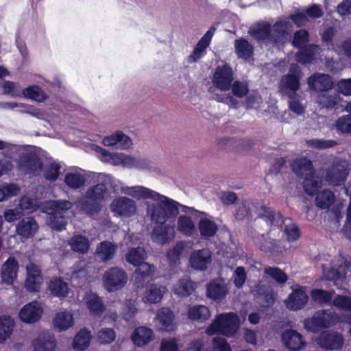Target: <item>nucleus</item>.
<instances>
[{
	"label": "nucleus",
	"mask_w": 351,
	"mask_h": 351,
	"mask_svg": "<svg viewBox=\"0 0 351 351\" xmlns=\"http://www.w3.org/2000/svg\"><path fill=\"white\" fill-rule=\"evenodd\" d=\"M339 97L336 94L329 95L324 92L317 97V103L322 108L333 109L338 104Z\"/></svg>",
	"instance_id": "47"
},
{
	"label": "nucleus",
	"mask_w": 351,
	"mask_h": 351,
	"mask_svg": "<svg viewBox=\"0 0 351 351\" xmlns=\"http://www.w3.org/2000/svg\"><path fill=\"white\" fill-rule=\"evenodd\" d=\"M250 35L258 42L272 41L271 25L267 22L258 23L250 30Z\"/></svg>",
	"instance_id": "30"
},
{
	"label": "nucleus",
	"mask_w": 351,
	"mask_h": 351,
	"mask_svg": "<svg viewBox=\"0 0 351 351\" xmlns=\"http://www.w3.org/2000/svg\"><path fill=\"white\" fill-rule=\"evenodd\" d=\"M234 48L235 53L240 58L247 60L253 56L254 47L245 38L235 40Z\"/></svg>",
	"instance_id": "37"
},
{
	"label": "nucleus",
	"mask_w": 351,
	"mask_h": 351,
	"mask_svg": "<svg viewBox=\"0 0 351 351\" xmlns=\"http://www.w3.org/2000/svg\"><path fill=\"white\" fill-rule=\"evenodd\" d=\"M260 218L263 219L270 227H276L282 228L284 223V218L280 213L276 211L271 208L267 207L266 206H261L260 213L258 214Z\"/></svg>",
	"instance_id": "27"
},
{
	"label": "nucleus",
	"mask_w": 351,
	"mask_h": 351,
	"mask_svg": "<svg viewBox=\"0 0 351 351\" xmlns=\"http://www.w3.org/2000/svg\"><path fill=\"white\" fill-rule=\"evenodd\" d=\"M117 246L110 241L99 243L96 249L97 256L102 262H108L112 260L116 253Z\"/></svg>",
	"instance_id": "35"
},
{
	"label": "nucleus",
	"mask_w": 351,
	"mask_h": 351,
	"mask_svg": "<svg viewBox=\"0 0 351 351\" xmlns=\"http://www.w3.org/2000/svg\"><path fill=\"white\" fill-rule=\"evenodd\" d=\"M308 301V296L304 288L297 285L295 288L293 289L285 303L286 307L290 311H298L304 308Z\"/></svg>",
	"instance_id": "14"
},
{
	"label": "nucleus",
	"mask_w": 351,
	"mask_h": 351,
	"mask_svg": "<svg viewBox=\"0 0 351 351\" xmlns=\"http://www.w3.org/2000/svg\"><path fill=\"white\" fill-rule=\"evenodd\" d=\"M335 126L340 134H351V114L339 117L335 121Z\"/></svg>",
	"instance_id": "54"
},
{
	"label": "nucleus",
	"mask_w": 351,
	"mask_h": 351,
	"mask_svg": "<svg viewBox=\"0 0 351 351\" xmlns=\"http://www.w3.org/2000/svg\"><path fill=\"white\" fill-rule=\"evenodd\" d=\"M19 265L14 256H10L1 267V276L3 282L12 285L17 278Z\"/></svg>",
	"instance_id": "20"
},
{
	"label": "nucleus",
	"mask_w": 351,
	"mask_h": 351,
	"mask_svg": "<svg viewBox=\"0 0 351 351\" xmlns=\"http://www.w3.org/2000/svg\"><path fill=\"white\" fill-rule=\"evenodd\" d=\"M103 285L108 292L122 289L128 282L126 271L121 267L114 266L108 268L103 274Z\"/></svg>",
	"instance_id": "6"
},
{
	"label": "nucleus",
	"mask_w": 351,
	"mask_h": 351,
	"mask_svg": "<svg viewBox=\"0 0 351 351\" xmlns=\"http://www.w3.org/2000/svg\"><path fill=\"white\" fill-rule=\"evenodd\" d=\"M188 318L194 322L202 323L210 316L209 308L204 305H194L188 308Z\"/></svg>",
	"instance_id": "34"
},
{
	"label": "nucleus",
	"mask_w": 351,
	"mask_h": 351,
	"mask_svg": "<svg viewBox=\"0 0 351 351\" xmlns=\"http://www.w3.org/2000/svg\"><path fill=\"white\" fill-rule=\"evenodd\" d=\"M14 328V321L10 316H0V343L10 338Z\"/></svg>",
	"instance_id": "39"
},
{
	"label": "nucleus",
	"mask_w": 351,
	"mask_h": 351,
	"mask_svg": "<svg viewBox=\"0 0 351 351\" xmlns=\"http://www.w3.org/2000/svg\"><path fill=\"white\" fill-rule=\"evenodd\" d=\"M306 145L308 147L322 150L329 148H332L338 145L337 141L335 140H325L320 138H313L306 141Z\"/></svg>",
	"instance_id": "51"
},
{
	"label": "nucleus",
	"mask_w": 351,
	"mask_h": 351,
	"mask_svg": "<svg viewBox=\"0 0 351 351\" xmlns=\"http://www.w3.org/2000/svg\"><path fill=\"white\" fill-rule=\"evenodd\" d=\"M349 174L346 160L335 158L331 165L324 171V180L331 186H341L344 184Z\"/></svg>",
	"instance_id": "5"
},
{
	"label": "nucleus",
	"mask_w": 351,
	"mask_h": 351,
	"mask_svg": "<svg viewBox=\"0 0 351 351\" xmlns=\"http://www.w3.org/2000/svg\"><path fill=\"white\" fill-rule=\"evenodd\" d=\"M49 289L52 295L57 297L66 295V282L60 278H53L49 282Z\"/></svg>",
	"instance_id": "53"
},
{
	"label": "nucleus",
	"mask_w": 351,
	"mask_h": 351,
	"mask_svg": "<svg viewBox=\"0 0 351 351\" xmlns=\"http://www.w3.org/2000/svg\"><path fill=\"white\" fill-rule=\"evenodd\" d=\"M283 224H285L283 232L286 236V239L287 241L294 242L300 237V230L298 226L292 221L291 219H284Z\"/></svg>",
	"instance_id": "42"
},
{
	"label": "nucleus",
	"mask_w": 351,
	"mask_h": 351,
	"mask_svg": "<svg viewBox=\"0 0 351 351\" xmlns=\"http://www.w3.org/2000/svg\"><path fill=\"white\" fill-rule=\"evenodd\" d=\"M177 230L187 237H193L197 233L196 226L191 217L181 215L178 218Z\"/></svg>",
	"instance_id": "31"
},
{
	"label": "nucleus",
	"mask_w": 351,
	"mask_h": 351,
	"mask_svg": "<svg viewBox=\"0 0 351 351\" xmlns=\"http://www.w3.org/2000/svg\"><path fill=\"white\" fill-rule=\"evenodd\" d=\"M145 250L141 247L131 248L125 255V260L128 263L134 266H138L144 263Z\"/></svg>",
	"instance_id": "45"
},
{
	"label": "nucleus",
	"mask_w": 351,
	"mask_h": 351,
	"mask_svg": "<svg viewBox=\"0 0 351 351\" xmlns=\"http://www.w3.org/2000/svg\"><path fill=\"white\" fill-rule=\"evenodd\" d=\"M43 314V309L37 302H32L24 305L19 311L20 319L27 324H34L38 322Z\"/></svg>",
	"instance_id": "19"
},
{
	"label": "nucleus",
	"mask_w": 351,
	"mask_h": 351,
	"mask_svg": "<svg viewBox=\"0 0 351 351\" xmlns=\"http://www.w3.org/2000/svg\"><path fill=\"white\" fill-rule=\"evenodd\" d=\"M43 282V278L39 267L34 263L27 266V278L25 281L26 289L29 292H38Z\"/></svg>",
	"instance_id": "17"
},
{
	"label": "nucleus",
	"mask_w": 351,
	"mask_h": 351,
	"mask_svg": "<svg viewBox=\"0 0 351 351\" xmlns=\"http://www.w3.org/2000/svg\"><path fill=\"white\" fill-rule=\"evenodd\" d=\"M233 80L234 73L229 64L224 63L215 68L212 82L216 88L222 91L229 90Z\"/></svg>",
	"instance_id": "7"
},
{
	"label": "nucleus",
	"mask_w": 351,
	"mask_h": 351,
	"mask_svg": "<svg viewBox=\"0 0 351 351\" xmlns=\"http://www.w3.org/2000/svg\"><path fill=\"white\" fill-rule=\"evenodd\" d=\"M228 290L223 285L210 282L206 287V295L215 301H221L227 294Z\"/></svg>",
	"instance_id": "38"
},
{
	"label": "nucleus",
	"mask_w": 351,
	"mask_h": 351,
	"mask_svg": "<svg viewBox=\"0 0 351 351\" xmlns=\"http://www.w3.org/2000/svg\"><path fill=\"white\" fill-rule=\"evenodd\" d=\"M17 169L25 174L35 175L43 169L40 158L33 153H23L17 160Z\"/></svg>",
	"instance_id": "8"
},
{
	"label": "nucleus",
	"mask_w": 351,
	"mask_h": 351,
	"mask_svg": "<svg viewBox=\"0 0 351 351\" xmlns=\"http://www.w3.org/2000/svg\"><path fill=\"white\" fill-rule=\"evenodd\" d=\"M1 88L3 93L5 95L13 97H21V91L20 90V85L19 84L12 81H4Z\"/></svg>",
	"instance_id": "58"
},
{
	"label": "nucleus",
	"mask_w": 351,
	"mask_h": 351,
	"mask_svg": "<svg viewBox=\"0 0 351 351\" xmlns=\"http://www.w3.org/2000/svg\"><path fill=\"white\" fill-rule=\"evenodd\" d=\"M332 304L340 310L351 311V298L349 296L337 295L332 300Z\"/></svg>",
	"instance_id": "59"
},
{
	"label": "nucleus",
	"mask_w": 351,
	"mask_h": 351,
	"mask_svg": "<svg viewBox=\"0 0 351 351\" xmlns=\"http://www.w3.org/2000/svg\"><path fill=\"white\" fill-rule=\"evenodd\" d=\"M34 351H53L56 346L54 337L51 335H41L33 341Z\"/></svg>",
	"instance_id": "33"
},
{
	"label": "nucleus",
	"mask_w": 351,
	"mask_h": 351,
	"mask_svg": "<svg viewBox=\"0 0 351 351\" xmlns=\"http://www.w3.org/2000/svg\"><path fill=\"white\" fill-rule=\"evenodd\" d=\"M112 213L120 217H131L136 212L135 201L126 197H118L110 204Z\"/></svg>",
	"instance_id": "10"
},
{
	"label": "nucleus",
	"mask_w": 351,
	"mask_h": 351,
	"mask_svg": "<svg viewBox=\"0 0 351 351\" xmlns=\"http://www.w3.org/2000/svg\"><path fill=\"white\" fill-rule=\"evenodd\" d=\"M264 274L270 276L280 285L286 283L288 280L287 275L279 267H267L264 269Z\"/></svg>",
	"instance_id": "52"
},
{
	"label": "nucleus",
	"mask_w": 351,
	"mask_h": 351,
	"mask_svg": "<svg viewBox=\"0 0 351 351\" xmlns=\"http://www.w3.org/2000/svg\"><path fill=\"white\" fill-rule=\"evenodd\" d=\"M334 291H326L324 289H313L311 291L312 299L319 304H328L332 301Z\"/></svg>",
	"instance_id": "50"
},
{
	"label": "nucleus",
	"mask_w": 351,
	"mask_h": 351,
	"mask_svg": "<svg viewBox=\"0 0 351 351\" xmlns=\"http://www.w3.org/2000/svg\"><path fill=\"white\" fill-rule=\"evenodd\" d=\"M328 317L327 313L324 310L316 311L311 317L306 318L304 320V328L308 332H318L320 330L330 326V322Z\"/></svg>",
	"instance_id": "11"
},
{
	"label": "nucleus",
	"mask_w": 351,
	"mask_h": 351,
	"mask_svg": "<svg viewBox=\"0 0 351 351\" xmlns=\"http://www.w3.org/2000/svg\"><path fill=\"white\" fill-rule=\"evenodd\" d=\"M326 278L334 282H343L351 276V265L345 263L337 267H332L328 271L324 270Z\"/></svg>",
	"instance_id": "26"
},
{
	"label": "nucleus",
	"mask_w": 351,
	"mask_h": 351,
	"mask_svg": "<svg viewBox=\"0 0 351 351\" xmlns=\"http://www.w3.org/2000/svg\"><path fill=\"white\" fill-rule=\"evenodd\" d=\"M291 29L292 25L289 21H276L273 25L272 41L275 43L282 42Z\"/></svg>",
	"instance_id": "32"
},
{
	"label": "nucleus",
	"mask_w": 351,
	"mask_h": 351,
	"mask_svg": "<svg viewBox=\"0 0 351 351\" xmlns=\"http://www.w3.org/2000/svg\"><path fill=\"white\" fill-rule=\"evenodd\" d=\"M197 226L200 236L204 239L215 236L218 231V226L216 223L206 217L199 219Z\"/></svg>",
	"instance_id": "36"
},
{
	"label": "nucleus",
	"mask_w": 351,
	"mask_h": 351,
	"mask_svg": "<svg viewBox=\"0 0 351 351\" xmlns=\"http://www.w3.org/2000/svg\"><path fill=\"white\" fill-rule=\"evenodd\" d=\"M301 70L298 65H291L289 73L281 80L282 89L287 95H296L300 86Z\"/></svg>",
	"instance_id": "9"
},
{
	"label": "nucleus",
	"mask_w": 351,
	"mask_h": 351,
	"mask_svg": "<svg viewBox=\"0 0 351 351\" xmlns=\"http://www.w3.org/2000/svg\"><path fill=\"white\" fill-rule=\"evenodd\" d=\"M92 338V332L88 328H81L73 338V348L75 351L86 350L90 346Z\"/></svg>",
	"instance_id": "28"
},
{
	"label": "nucleus",
	"mask_w": 351,
	"mask_h": 351,
	"mask_svg": "<svg viewBox=\"0 0 351 351\" xmlns=\"http://www.w3.org/2000/svg\"><path fill=\"white\" fill-rule=\"evenodd\" d=\"M106 186L104 183H98L89 187L84 195L77 202L78 207L86 215L92 216L101 208V202L106 193Z\"/></svg>",
	"instance_id": "2"
},
{
	"label": "nucleus",
	"mask_w": 351,
	"mask_h": 351,
	"mask_svg": "<svg viewBox=\"0 0 351 351\" xmlns=\"http://www.w3.org/2000/svg\"><path fill=\"white\" fill-rule=\"evenodd\" d=\"M194 283L191 280H181L179 282L178 293L182 296H189L195 291Z\"/></svg>",
	"instance_id": "64"
},
{
	"label": "nucleus",
	"mask_w": 351,
	"mask_h": 351,
	"mask_svg": "<svg viewBox=\"0 0 351 351\" xmlns=\"http://www.w3.org/2000/svg\"><path fill=\"white\" fill-rule=\"evenodd\" d=\"M316 195L315 204L321 209L328 208L335 200V195L330 189H324Z\"/></svg>",
	"instance_id": "41"
},
{
	"label": "nucleus",
	"mask_w": 351,
	"mask_h": 351,
	"mask_svg": "<svg viewBox=\"0 0 351 351\" xmlns=\"http://www.w3.org/2000/svg\"><path fill=\"white\" fill-rule=\"evenodd\" d=\"M102 143L104 146H117V148L124 149L132 144L130 138L122 131H118L114 134L106 136Z\"/></svg>",
	"instance_id": "29"
},
{
	"label": "nucleus",
	"mask_w": 351,
	"mask_h": 351,
	"mask_svg": "<svg viewBox=\"0 0 351 351\" xmlns=\"http://www.w3.org/2000/svg\"><path fill=\"white\" fill-rule=\"evenodd\" d=\"M239 327V317L232 312L218 315L213 322L206 328L208 335H221L225 337L233 336Z\"/></svg>",
	"instance_id": "3"
},
{
	"label": "nucleus",
	"mask_w": 351,
	"mask_h": 351,
	"mask_svg": "<svg viewBox=\"0 0 351 351\" xmlns=\"http://www.w3.org/2000/svg\"><path fill=\"white\" fill-rule=\"evenodd\" d=\"M293 173L301 178L315 173L313 162L306 157H302L293 160L291 164Z\"/></svg>",
	"instance_id": "25"
},
{
	"label": "nucleus",
	"mask_w": 351,
	"mask_h": 351,
	"mask_svg": "<svg viewBox=\"0 0 351 351\" xmlns=\"http://www.w3.org/2000/svg\"><path fill=\"white\" fill-rule=\"evenodd\" d=\"M85 178L77 173H67V186L73 189H80L84 185Z\"/></svg>",
	"instance_id": "61"
},
{
	"label": "nucleus",
	"mask_w": 351,
	"mask_h": 351,
	"mask_svg": "<svg viewBox=\"0 0 351 351\" xmlns=\"http://www.w3.org/2000/svg\"><path fill=\"white\" fill-rule=\"evenodd\" d=\"M69 244L71 245V249L73 251L82 254L88 252L90 247L88 240L82 235L73 237L71 239V242H69Z\"/></svg>",
	"instance_id": "48"
},
{
	"label": "nucleus",
	"mask_w": 351,
	"mask_h": 351,
	"mask_svg": "<svg viewBox=\"0 0 351 351\" xmlns=\"http://www.w3.org/2000/svg\"><path fill=\"white\" fill-rule=\"evenodd\" d=\"M154 271V267L147 263L137 266L133 274L134 285L136 288L144 287L152 280Z\"/></svg>",
	"instance_id": "18"
},
{
	"label": "nucleus",
	"mask_w": 351,
	"mask_h": 351,
	"mask_svg": "<svg viewBox=\"0 0 351 351\" xmlns=\"http://www.w3.org/2000/svg\"><path fill=\"white\" fill-rule=\"evenodd\" d=\"M174 317L173 312L167 307L161 308L157 313V318L159 322L165 327L172 325Z\"/></svg>",
	"instance_id": "55"
},
{
	"label": "nucleus",
	"mask_w": 351,
	"mask_h": 351,
	"mask_svg": "<svg viewBox=\"0 0 351 351\" xmlns=\"http://www.w3.org/2000/svg\"><path fill=\"white\" fill-rule=\"evenodd\" d=\"M295 53L296 61L303 65L313 63L319 53V47L315 44H309L299 49Z\"/></svg>",
	"instance_id": "24"
},
{
	"label": "nucleus",
	"mask_w": 351,
	"mask_h": 351,
	"mask_svg": "<svg viewBox=\"0 0 351 351\" xmlns=\"http://www.w3.org/2000/svg\"><path fill=\"white\" fill-rule=\"evenodd\" d=\"M97 341L101 345L110 344L116 339V332L112 328H103L96 335Z\"/></svg>",
	"instance_id": "49"
},
{
	"label": "nucleus",
	"mask_w": 351,
	"mask_h": 351,
	"mask_svg": "<svg viewBox=\"0 0 351 351\" xmlns=\"http://www.w3.org/2000/svg\"><path fill=\"white\" fill-rule=\"evenodd\" d=\"M21 97L32 99L38 102H43L47 98V95L42 88L37 85L29 86L21 90Z\"/></svg>",
	"instance_id": "40"
},
{
	"label": "nucleus",
	"mask_w": 351,
	"mask_h": 351,
	"mask_svg": "<svg viewBox=\"0 0 351 351\" xmlns=\"http://www.w3.org/2000/svg\"><path fill=\"white\" fill-rule=\"evenodd\" d=\"M19 205L21 211L22 210L27 213H32L36 211L38 208L35 201L27 196H23L21 198Z\"/></svg>",
	"instance_id": "62"
},
{
	"label": "nucleus",
	"mask_w": 351,
	"mask_h": 351,
	"mask_svg": "<svg viewBox=\"0 0 351 351\" xmlns=\"http://www.w3.org/2000/svg\"><path fill=\"white\" fill-rule=\"evenodd\" d=\"M281 340L290 351H299L306 346L303 336L293 329L285 330L282 332Z\"/></svg>",
	"instance_id": "16"
},
{
	"label": "nucleus",
	"mask_w": 351,
	"mask_h": 351,
	"mask_svg": "<svg viewBox=\"0 0 351 351\" xmlns=\"http://www.w3.org/2000/svg\"><path fill=\"white\" fill-rule=\"evenodd\" d=\"M190 265L192 268L205 271L212 262V254L208 248L194 250L190 255Z\"/></svg>",
	"instance_id": "15"
},
{
	"label": "nucleus",
	"mask_w": 351,
	"mask_h": 351,
	"mask_svg": "<svg viewBox=\"0 0 351 351\" xmlns=\"http://www.w3.org/2000/svg\"><path fill=\"white\" fill-rule=\"evenodd\" d=\"M230 89L232 95L238 98H243L249 93L248 84L239 80H233Z\"/></svg>",
	"instance_id": "57"
},
{
	"label": "nucleus",
	"mask_w": 351,
	"mask_h": 351,
	"mask_svg": "<svg viewBox=\"0 0 351 351\" xmlns=\"http://www.w3.org/2000/svg\"><path fill=\"white\" fill-rule=\"evenodd\" d=\"M309 89L317 93H324L335 87L331 77L328 74L314 73L307 80Z\"/></svg>",
	"instance_id": "12"
},
{
	"label": "nucleus",
	"mask_w": 351,
	"mask_h": 351,
	"mask_svg": "<svg viewBox=\"0 0 351 351\" xmlns=\"http://www.w3.org/2000/svg\"><path fill=\"white\" fill-rule=\"evenodd\" d=\"M317 343L320 348L325 350H339L343 345V337L338 332L324 331L317 337Z\"/></svg>",
	"instance_id": "13"
},
{
	"label": "nucleus",
	"mask_w": 351,
	"mask_h": 351,
	"mask_svg": "<svg viewBox=\"0 0 351 351\" xmlns=\"http://www.w3.org/2000/svg\"><path fill=\"white\" fill-rule=\"evenodd\" d=\"M60 165L52 162L46 166L44 169V178L49 181H56L60 175Z\"/></svg>",
	"instance_id": "60"
},
{
	"label": "nucleus",
	"mask_w": 351,
	"mask_h": 351,
	"mask_svg": "<svg viewBox=\"0 0 351 351\" xmlns=\"http://www.w3.org/2000/svg\"><path fill=\"white\" fill-rule=\"evenodd\" d=\"M165 290V287L162 285H151L146 291L145 298L149 303L156 304L161 300Z\"/></svg>",
	"instance_id": "46"
},
{
	"label": "nucleus",
	"mask_w": 351,
	"mask_h": 351,
	"mask_svg": "<svg viewBox=\"0 0 351 351\" xmlns=\"http://www.w3.org/2000/svg\"><path fill=\"white\" fill-rule=\"evenodd\" d=\"M160 224V226L154 227L152 232V239L153 241L165 244L171 242L175 237L174 227L171 225Z\"/></svg>",
	"instance_id": "22"
},
{
	"label": "nucleus",
	"mask_w": 351,
	"mask_h": 351,
	"mask_svg": "<svg viewBox=\"0 0 351 351\" xmlns=\"http://www.w3.org/2000/svg\"><path fill=\"white\" fill-rule=\"evenodd\" d=\"M309 40V34L305 29H302L296 31L293 34L292 45L295 48L300 49L307 45Z\"/></svg>",
	"instance_id": "56"
},
{
	"label": "nucleus",
	"mask_w": 351,
	"mask_h": 351,
	"mask_svg": "<svg viewBox=\"0 0 351 351\" xmlns=\"http://www.w3.org/2000/svg\"><path fill=\"white\" fill-rule=\"evenodd\" d=\"M304 180L303 187L307 195L313 196L318 193V190L322 187V181L315 178V173L306 176Z\"/></svg>",
	"instance_id": "44"
},
{
	"label": "nucleus",
	"mask_w": 351,
	"mask_h": 351,
	"mask_svg": "<svg viewBox=\"0 0 351 351\" xmlns=\"http://www.w3.org/2000/svg\"><path fill=\"white\" fill-rule=\"evenodd\" d=\"M125 193L138 199L158 201L149 206L147 208L152 221L156 223L163 224L168 219L174 220L179 214V206H182V211L186 213L193 214L197 211L192 207L182 206L178 202L145 186L129 187Z\"/></svg>",
	"instance_id": "1"
},
{
	"label": "nucleus",
	"mask_w": 351,
	"mask_h": 351,
	"mask_svg": "<svg viewBox=\"0 0 351 351\" xmlns=\"http://www.w3.org/2000/svg\"><path fill=\"white\" fill-rule=\"evenodd\" d=\"M155 337L152 329L147 326H138L131 334L130 339L137 347H143L149 343Z\"/></svg>",
	"instance_id": "23"
},
{
	"label": "nucleus",
	"mask_w": 351,
	"mask_h": 351,
	"mask_svg": "<svg viewBox=\"0 0 351 351\" xmlns=\"http://www.w3.org/2000/svg\"><path fill=\"white\" fill-rule=\"evenodd\" d=\"M86 302L88 308L94 315H100L105 311L101 299L95 293L88 295Z\"/></svg>",
	"instance_id": "43"
},
{
	"label": "nucleus",
	"mask_w": 351,
	"mask_h": 351,
	"mask_svg": "<svg viewBox=\"0 0 351 351\" xmlns=\"http://www.w3.org/2000/svg\"><path fill=\"white\" fill-rule=\"evenodd\" d=\"M39 208L42 213L48 215L47 221L53 230L66 229V200L45 201L41 203Z\"/></svg>",
	"instance_id": "4"
},
{
	"label": "nucleus",
	"mask_w": 351,
	"mask_h": 351,
	"mask_svg": "<svg viewBox=\"0 0 351 351\" xmlns=\"http://www.w3.org/2000/svg\"><path fill=\"white\" fill-rule=\"evenodd\" d=\"M289 108L297 114H302L305 112V108L299 100V96L296 95H289Z\"/></svg>",
	"instance_id": "63"
},
{
	"label": "nucleus",
	"mask_w": 351,
	"mask_h": 351,
	"mask_svg": "<svg viewBox=\"0 0 351 351\" xmlns=\"http://www.w3.org/2000/svg\"><path fill=\"white\" fill-rule=\"evenodd\" d=\"M38 230V223L32 217L22 218L16 226V232L17 234L25 239L33 237Z\"/></svg>",
	"instance_id": "21"
}]
</instances>
